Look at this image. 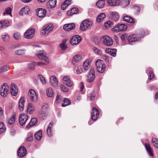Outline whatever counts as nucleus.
<instances>
[{"mask_svg": "<svg viewBox=\"0 0 158 158\" xmlns=\"http://www.w3.org/2000/svg\"><path fill=\"white\" fill-rule=\"evenodd\" d=\"M144 35V31L141 32V35L140 34H133L130 35L128 38V41L129 44H133L135 42L140 40L141 38H143Z\"/></svg>", "mask_w": 158, "mask_h": 158, "instance_id": "1", "label": "nucleus"}, {"mask_svg": "<svg viewBox=\"0 0 158 158\" xmlns=\"http://www.w3.org/2000/svg\"><path fill=\"white\" fill-rule=\"evenodd\" d=\"M96 65L97 71L101 73H103L106 69V66L104 61L98 59L96 61Z\"/></svg>", "mask_w": 158, "mask_h": 158, "instance_id": "2", "label": "nucleus"}, {"mask_svg": "<svg viewBox=\"0 0 158 158\" xmlns=\"http://www.w3.org/2000/svg\"><path fill=\"white\" fill-rule=\"evenodd\" d=\"M54 28L53 25L49 23L44 26L41 30V33L44 35H47L51 32Z\"/></svg>", "mask_w": 158, "mask_h": 158, "instance_id": "3", "label": "nucleus"}, {"mask_svg": "<svg viewBox=\"0 0 158 158\" xmlns=\"http://www.w3.org/2000/svg\"><path fill=\"white\" fill-rule=\"evenodd\" d=\"M92 25L91 21L88 19L84 20L81 24L80 28L82 31H85L90 28Z\"/></svg>", "mask_w": 158, "mask_h": 158, "instance_id": "4", "label": "nucleus"}, {"mask_svg": "<svg viewBox=\"0 0 158 158\" xmlns=\"http://www.w3.org/2000/svg\"><path fill=\"white\" fill-rule=\"evenodd\" d=\"M101 40L102 42L104 45L107 46L112 45L113 43L112 39L107 35L102 36L101 38Z\"/></svg>", "mask_w": 158, "mask_h": 158, "instance_id": "5", "label": "nucleus"}, {"mask_svg": "<svg viewBox=\"0 0 158 158\" xmlns=\"http://www.w3.org/2000/svg\"><path fill=\"white\" fill-rule=\"evenodd\" d=\"M28 95L31 101L34 102H37L38 100V95L34 89H31L29 90Z\"/></svg>", "mask_w": 158, "mask_h": 158, "instance_id": "6", "label": "nucleus"}, {"mask_svg": "<svg viewBox=\"0 0 158 158\" xmlns=\"http://www.w3.org/2000/svg\"><path fill=\"white\" fill-rule=\"evenodd\" d=\"M9 90V86L6 83L3 84L0 89L1 95L3 97H6L7 94Z\"/></svg>", "mask_w": 158, "mask_h": 158, "instance_id": "7", "label": "nucleus"}, {"mask_svg": "<svg viewBox=\"0 0 158 158\" xmlns=\"http://www.w3.org/2000/svg\"><path fill=\"white\" fill-rule=\"evenodd\" d=\"M127 27L124 24H118L117 26L113 28L112 31L115 32L119 31H125L127 30Z\"/></svg>", "mask_w": 158, "mask_h": 158, "instance_id": "8", "label": "nucleus"}, {"mask_svg": "<svg viewBox=\"0 0 158 158\" xmlns=\"http://www.w3.org/2000/svg\"><path fill=\"white\" fill-rule=\"evenodd\" d=\"M62 81L64 85L68 87H70L73 84V81L71 80L70 77L69 76H64L63 77Z\"/></svg>", "mask_w": 158, "mask_h": 158, "instance_id": "9", "label": "nucleus"}, {"mask_svg": "<svg viewBox=\"0 0 158 158\" xmlns=\"http://www.w3.org/2000/svg\"><path fill=\"white\" fill-rule=\"evenodd\" d=\"M28 119V116L26 114H21L19 117V123L22 126L24 125Z\"/></svg>", "mask_w": 158, "mask_h": 158, "instance_id": "10", "label": "nucleus"}, {"mask_svg": "<svg viewBox=\"0 0 158 158\" xmlns=\"http://www.w3.org/2000/svg\"><path fill=\"white\" fill-rule=\"evenodd\" d=\"M81 38L79 35L73 36L70 40V43L72 45L78 44L81 41Z\"/></svg>", "mask_w": 158, "mask_h": 158, "instance_id": "11", "label": "nucleus"}, {"mask_svg": "<svg viewBox=\"0 0 158 158\" xmlns=\"http://www.w3.org/2000/svg\"><path fill=\"white\" fill-rule=\"evenodd\" d=\"M35 31L33 28L27 30L24 34L25 38L27 39H31L34 36Z\"/></svg>", "mask_w": 158, "mask_h": 158, "instance_id": "12", "label": "nucleus"}, {"mask_svg": "<svg viewBox=\"0 0 158 158\" xmlns=\"http://www.w3.org/2000/svg\"><path fill=\"white\" fill-rule=\"evenodd\" d=\"M92 110L91 114L92 119L94 121H96L99 116V110L94 107L92 109Z\"/></svg>", "mask_w": 158, "mask_h": 158, "instance_id": "13", "label": "nucleus"}, {"mask_svg": "<svg viewBox=\"0 0 158 158\" xmlns=\"http://www.w3.org/2000/svg\"><path fill=\"white\" fill-rule=\"evenodd\" d=\"M37 16L40 18H42L45 16L46 14V10L45 9L39 8L36 10Z\"/></svg>", "mask_w": 158, "mask_h": 158, "instance_id": "14", "label": "nucleus"}, {"mask_svg": "<svg viewBox=\"0 0 158 158\" xmlns=\"http://www.w3.org/2000/svg\"><path fill=\"white\" fill-rule=\"evenodd\" d=\"M18 91L17 86L13 83L11 84L10 86V91L11 95L16 96L17 94Z\"/></svg>", "mask_w": 158, "mask_h": 158, "instance_id": "15", "label": "nucleus"}, {"mask_svg": "<svg viewBox=\"0 0 158 158\" xmlns=\"http://www.w3.org/2000/svg\"><path fill=\"white\" fill-rule=\"evenodd\" d=\"M17 153L18 156L19 157H23L27 153V151L25 148L23 146L20 147L18 150Z\"/></svg>", "mask_w": 158, "mask_h": 158, "instance_id": "16", "label": "nucleus"}, {"mask_svg": "<svg viewBox=\"0 0 158 158\" xmlns=\"http://www.w3.org/2000/svg\"><path fill=\"white\" fill-rule=\"evenodd\" d=\"M49 82L50 84L54 87H57L58 85V81L55 76H52L50 77Z\"/></svg>", "mask_w": 158, "mask_h": 158, "instance_id": "17", "label": "nucleus"}, {"mask_svg": "<svg viewBox=\"0 0 158 158\" xmlns=\"http://www.w3.org/2000/svg\"><path fill=\"white\" fill-rule=\"evenodd\" d=\"M106 2L109 5L114 6L119 5L121 2L120 0H107Z\"/></svg>", "mask_w": 158, "mask_h": 158, "instance_id": "18", "label": "nucleus"}, {"mask_svg": "<svg viewBox=\"0 0 158 158\" xmlns=\"http://www.w3.org/2000/svg\"><path fill=\"white\" fill-rule=\"evenodd\" d=\"M25 102V97H21L19 102V109L21 111L23 110L24 109Z\"/></svg>", "mask_w": 158, "mask_h": 158, "instance_id": "19", "label": "nucleus"}, {"mask_svg": "<svg viewBox=\"0 0 158 158\" xmlns=\"http://www.w3.org/2000/svg\"><path fill=\"white\" fill-rule=\"evenodd\" d=\"M75 25L73 23L65 24L64 25L63 28L65 31H69L75 28Z\"/></svg>", "mask_w": 158, "mask_h": 158, "instance_id": "20", "label": "nucleus"}, {"mask_svg": "<svg viewBox=\"0 0 158 158\" xmlns=\"http://www.w3.org/2000/svg\"><path fill=\"white\" fill-rule=\"evenodd\" d=\"M117 50L116 49L107 48L105 50V52L113 57L116 56Z\"/></svg>", "mask_w": 158, "mask_h": 158, "instance_id": "21", "label": "nucleus"}, {"mask_svg": "<svg viewBox=\"0 0 158 158\" xmlns=\"http://www.w3.org/2000/svg\"><path fill=\"white\" fill-rule=\"evenodd\" d=\"M71 0H66L62 3L61 5V8L62 10H65L67 7L72 3Z\"/></svg>", "mask_w": 158, "mask_h": 158, "instance_id": "22", "label": "nucleus"}, {"mask_svg": "<svg viewBox=\"0 0 158 158\" xmlns=\"http://www.w3.org/2000/svg\"><path fill=\"white\" fill-rule=\"evenodd\" d=\"M110 17L116 22L118 21L119 18L118 15L116 12H113L110 15Z\"/></svg>", "mask_w": 158, "mask_h": 158, "instance_id": "23", "label": "nucleus"}, {"mask_svg": "<svg viewBox=\"0 0 158 158\" xmlns=\"http://www.w3.org/2000/svg\"><path fill=\"white\" fill-rule=\"evenodd\" d=\"M54 123L53 122L50 123L47 129V132L48 136L50 137L52 135V128Z\"/></svg>", "mask_w": 158, "mask_h": 158, "instance_id": "24", "label": "nucleus"}, {"mask_svg": "<svg viewBox=\"0 0 158 158\" xmlns=\"http://www.w3.org/2000/svg\"><path fill=\"white\" fill-rule=\"evenodd\" d=\"M29 12V8L28 7L26 6L22 8L19 12V14L21 15L22 16L24 15L28 14Z\"/></svg>", "mask_w": 158, "mask_h": 158, "instance_id": "25", "label": "nucleus"}, {"mask_svg": "<svg viewBox=\"0 0 158 158\" xmlns=\"http://www.w3.org/2000/svg\"><path fill=\"white\" fill-rule=\"evenodd\" d=\"M82 58V56L80 54H77L74 56L73 59L72 63L75 64V63L81 60Z\"/></svg>", "mask_w": 158, "mask_h": 158, "instance_id": "26", "label": "nucleus"}, {"mask_svg": "<svg viewBox=\"0 0 158 158\" xmlns=\"http://www.w3.org/2000/svg\"><path fill=\"white\" fill-rule=\"evenodd\" d=\"M123 19L124 21L132 24H133L135 23L134 19L131 17L128 16H124Z\"/></svg>", "mask_w": 158, "mask_h": 158, "instance_id": "27", "label": "nucleus"}, {"mask_svg": "<svg viewBox=\"0 0 158 158\" xmlns=\"http://www.w3.org/2000/svg\"><path fill=\"white\" fill-rule=\"evenodd\" d=\"M56 0H49L47 4L48 7L49 8H53L56 6Z\"/></svg>", "mask_w": 158, "mask_h": 158, "instance_id": "28", "label": "nucleus"}, {"mask_svg": "<svg viewBox=\"0 0 158 158\" xmlns=\"http://www.w3.org/2000/svg\"><path fill=\"white\" fill-rule=\"evenodd\" d=\"M145 146L147 151L148 153V154L151 156H153V154L152 149L151 148L150 144L148 143H145Z\"/></svg>", "mask_w": 158, "mask_h": 158, "instance_id": "29", "label": "nucleus"}, {"mask_svg": "<svg viewBox=\"0 0 158 158\" xmlns=\"http://www.w3.org/2000/svg\"><path fill=\"white\" fill-rule=\"evenodd\" d=\"M34 110L35 108L33 105L31 103H29L27 108V113L31 114L33 113Z\"/></svg>", "mask_w": 158, "mask_h": 158, "instance_id": "30", "label": "nucleus"}, {"mask_svg": "<svg viewBox=\"0 0 158 158\" xmlns=\"http://www.w3.org/2000/svg\"><path fill=\"white\" fill-rule=\"evenodd\" d=\"M91 62V60L89 59L86 60L83 63V69L85 70H87L90 67V64Z\"/></svg>", "mask_w": 158, "mask_h": 158, "instance_id": "31", "label": "nucleus"}, {"mask_svg": "<svg viewBox=\"0 0 158 158\" xmlns=\"http://www.w3.org/2000/svg\"><path fill=\"white\" fill-rule=\"evenodd\" d=\"M9 22L7 20H2L0 21V29L6 28L8 26Z\"/></svg>", "mask_w": 158, "mask_h": 158, "instance_id": "32", "label": "nucleus"}, {"mask_svg": "<svg viewBox=\"0 0 158 158\" xmlns=\"http://www.w3.org/2000/svg\"><path fill=\"white\" fill-rule=\"evenodd\" d=\"M46 94L48 98H52L54 93L51 88H48L46 89Z\"/></svg>", "mask_w": 158, "mask_h": 158, "instance_id": "33", "label": "nucleus"}, {"mask_svg": "<svg viewBox=\"0 0 158 158\" xmlns=\"http://www.w3.org/2000/svg\"><path fill=\"white\" fill-rule=\"evenodd\" d=\"M35 55L38 57L40 59H43V58L45 55V52L43 50H40L37 52Z\"/></svg>", "mask_w": 158, "mask_h": 158, "instance_id": "34", "label": "nucleus"}, {"mask_svg": "<svg viewBox=\"0 0 158 158\" xmlns=\"http://www.w3.org/2000/svg\"><path fill=\"white\" fill-rule=\"evenodd\" d=\"M37 120L36 118H32L28 125L26 126V127L27 128H28L29 127L35 125L37 124Z\"/></svg>", "mask_w": 158, "mask_h": 158, "instance_id": "35", "label": "nucleus"}, {"mask_svg": "<svg viewBox=\"0 0 158 158\" xmlns=\"http://www.w3.org/2000/svg\"><path fill=\"white\" fill-rule=\"evenodd\" d=\"M106 17V15L104 13H101L98 15L97 18V21L98 22H100L102 21Z\"/></svg>", "mask_w": 158, "mask_h": 158, "instance_id": "36", "label": "nucleus"}, {"mask_svg": "<svg viewBox=\"0 0 158 158\" xmlns=\"http://www.w3.org/2000/svg\"><path fill=\"white\" fill-rule=\"evenodd\" d=\"M25 51L24 49H21L15 51V55L18 56L23 55L25 54Z\"/></svg>", "mask_w": 158, "mask_h": 158, "instance_id": "37", "label": "nucleus"}, {"mask_svg": "<svg viewBox=\"0 0 158 158\" xmlns=\"http://www.w3.org/2000/svg\"><path fill=\"white\" fill-rule=\"evenodd\" d=\"M78 11V9L77 8H72L70 11L68 12L69 15H72L73 14L77 13Z\"/></svg>", "mask_w": 158, "mask_h": 158, "instance_id": "38", "label": "nucleus"}, {"mask_svg": "<svg viewBox=\"0 0 158 158\" xmlns=\"http://www.w3.org/2000/svg\"><path fill=\"white\" fill-rule=\"evenodd\" d=\"M105 1L104 0H100L96 3V5L99 8H103L105 5Z\"/></svg>", "mask_w": 158, "mask_h": 158, "instance_id": "39", "label": "nucleus"}, {"mask_svg": "<svg viewBox=\"0 0 158 158\" xmlns=\"http://www.w3.org/2000/svg\"><path fill=\"white\" fill-rule=\"evenodd\" d=\"M93 50L94 53L97 55L101 56L102 55V51L96 47H94Z\"/></svg>", "mask_w": 158, "mask_h": 158, "instance_id": "40", "label": "nucleus"}, {"mask_svg": "<svg viewBox=\"0 0 158 158\" xmlns=\"http://www.w3.org/2000/svg\"><path fill=\"white\" fill-rule=\"evenodd\" d=\"M66 41V40L65 39L64 40H62L61 43H60V45L61 49L63 51H64L66 49L67 46L65 44Z\"/></svg>", "mask_w": 158, "mask_h": 158, "instance_id": "41", "label": "nucleus"}, {"mask_svg": "<svg viewBox=\"0 0 158 158\" xmlns=\"http://www.w3.org/2000/svg\"><path fill=\"white\" fill-rule=\"evenodd\" d=\"M35 137L36 139L37 140H40L42 137V131H39L35 135Z\"/></svg>", "mask_w": 158, "mask_h": 158, "instance_id": "42", "label": "nucleus"}, {"mask_svg": "<svg viewBox=\"0 0 158 158\" xmlns=\"http://www.w3.org/2000/svg\"><path fill=\"white\" fill-rule=\"evenodd\" d=\"M6 128L2 122H0V134L5 132Z\"/></svg>", "mask_w": 158, "mask_h": 158, "instance_id": "43", "label": "nucleus"}, {"mask_svg": "<svg viewBox=\"0 0 158 158\" xmlns=\"http://www.w3.org/2000/svg\"><path fill=\"white\" fill-rule=\"evenodd\" d=\"M33 140V134L30 133L28 134L27 137L26 139V141L27 142H31Z\"/></svg>", "mask_w": 158, "mask_h": 158, "instance_id": "44", "label": "nucleus"}, {"mask_svg": "<svg viewBox=\"0 0 158 158\" xmlns=\"http://www.w3.org/2000/svg\"><path fill=\"white\" fill-rule=\"evenodd\" d=\"M38 77L42 85H45L46 84V81L44 77L41 75H39Z\"/></svg>", "mask_w": 158, "mask_h": 158, "instance_id": "45", "label": "nucleus"}, {"mask_svg": "<svg viewBox=\"0 0 158 158\" xmlns=\"http://www.w3.org/2000/svg\"><path fill=\"white\" fill-rule=\"evenodd\" d=\"M71 103L69 100L67 98H64L63 101V103L62 104L63 107H65L69 105Z\"/></svg>", "mask_w": 158, "mask_h": 158, "instance_id": "46", "label": "nucleus"}, {"mask_svg": "<svg viewBox=\"0 0 158 158\" xmlns=\"http://www.w3.org/2000/svg\"><path fill=\"white\" fill-rule=\"evenodd\" d=\"M35 62L29 63L28 65V68L30 70H33L36 66Z\"/></svg>", "mask_w": 158, "mask_h": 158, "instance_id": "47", "label": "nucleus"}, {"mask_svg": "<svg viewBox=\"0 0 158 158\" xmlns=\"http://www.w3.org/2000/svg\"><path fill=\"white\" fill-rule=\"evenodd\" d=\"M152 142L154 146L156 148H158V140L155 138H153L152 139Z\"/></svg>", "mask_w": 158, "mask_h": 158, "instance_id": "48", "label": "nucleus"}, {"mask_svg": "<svg viewBox=\"0 0 158 158\" xmlns=\"http://www.w3.org/2000/svg\"><path fill=\"white\" fill-rule=\"evenodd\" d=\"M15 120V116H13L10 118L8 120V123L9 124H13Z\"/></svg>", "mask_w": 158, "mask_h": 158, "instance_id": "49", "label": "nucleus"}, {"mask_svg": "<svg viewBox=\"0 0 158 158\" xmlns=\"http://www.w3.org/2000/svg\"><path fill=\"white\" fill-rule=\"evenodd\" d=\"M150 68L148 69V70H147L146 72L147 73L149 71V78L150 79V80H152V79H153L154 77V73L152 72V71L150 70Z\"/></svg>", "mask_w": 158, "mask_h": 158, "instance_id": "50", "label": "nucleus"}, {"mask_svg": "<svg viewBox=\"0 0 158 158\" xmlns=\"http://www.w3.org/2000/svg\"><path fill=\"white\" fill-rule=\"evenodd\" d=\"M113 25V23L110 21H108L106 22L104 24V26L106 28H108L111 27Z\"/></svg>", "mask_w": 158, "mask_h": 158, "instance_id": "51", "label": "nucleus"}, {"mask_svg": "<svg viewBox=\"0 0 158 158\" xmlns=\"http://www.w3.org/2000/svg\"><path fill=\"white\" fill-rule=\"evenodd\" d=\"M95 78V75H89L88 77V79L87 80V81L88 82H92L94 79Z\"/></svg>", "mask_w": 158, "mask_h": 158, "instance_id": "52", "label": "nucleus"}, {"mask_svg": "<svg viewBox=\"0 0 158 158\" xmlns=\"http://www.w3.org/2000/svg\"><path fill=\"white\" fill-rule=\"evenodd\" d=\"M9 69V68L7 66H2L0 69V73L5 72L7 71Z\"/></svg>", "mask_w": 158, "mask_h": 158, "instance_id": "53", "label": "nucleus"}, {"mask_svg": "<svg viewBox=\"0 0 158 158\" xmlns=\"http://www.w3.org/2000/svg\"><path fill=\"white\" fill-rule=\"evenodd\" d=\"M2 40L5 41L7 42L9 40V36L8 35H4L2 36Z\"/></svg>", "mask_w": 158, "mask_h": 158, "instance_id": "54", "label": "nucleus"}, {"mask_svg": "<svg viewBox=\"0 0 158 158\" xmlns=\"http://www.w3.org/2000/svg\"><path fill=\"white\" fill-rule=\"evenodd\" d=\"M11 10L10 8L8 7L7 8L5 12L3 13V15H5L6 14H7L8 15H10L11 16H12L11 14Z\"/></svg>", "mask_w": 158, "mask_h": 158, "instance_id": "55", "label": "nucleus"}, {"mask_svg": "<svg viewBox=\"0 0 158 158\" xmlns=\"http://www.w3.org/2000/svg\"><path fill=\"white\" fill-rule=\"evenodd\" d=\"M76 72L77 74H81L83 72V69L81 66H78L76 69Z\"/></svg>", "mask_w": 158, "mask_h": 158, "instance_id": "56", "label": "nucleus"}, {"mask_svg": "<svg viewBox=\"0 0 158 158\" xmlns=\"http://www.w3.org/2000/svg\"><path fill=\"white\" fill-rule=\"evenodd\" d=\"M13 36L15 39L16 40H19L20 39L21 36L19 33L17 32L15 33Z\"/></svg>", "mask_w": 158, "mask_h": 158, "instance_id": "57", "label": "nucleus"}, {"mask_svg": "<svg viewBox=\"0 0 158 158\" xmlns=\"http://www.w3.org/2000/svg\"><path fill=\"white\" fill-rule=\"evenodd\" d=\"M122 3L123 5L125 6H128L130 3V0H123Z\"/></svg>", "mask_w": 158, "mask_h": 158, "instance_id": "58", "label": "nucleus"}, {"mask_svg": "<svg viewBox=\"0 0 158 158\" xmlns=\"http://www.w3.org/2000/svg\"><path fill=\"white\" fill-rule=\"evenodd\" d=\"M60 87L61 90L63 92H67L69 90L64 85H61Z\"/></svg>", "mask_w": 158, "mask_h": 158, "instance_id": "59", "label": "nucleus"}, {"mask_svg": "<svg viewBox=\"0 0 158 158\" xmlns=\"http://www.w3.org/2000/svg\"><path fill=\"white\" fill-rule=\"evenodd\" d=\"M3 111L2 107H0V119H2L4 118Z\"/></svg>", "mask_w": 158, "mask_h": 158, "instance_id": "60", "label": "nucleus"}, {"mask_svg": "<svg viewBox=\"0 0 158 158\" xmlns=\"http://www.w3.org/2000/svg\"><path fill=\"white\" fill-rule=\"evenodd\" d=\"M61 98V96L60 94L58 93L56 98V103H59L60 102Z\"/></svg>", "mask_w": 158, "mask_h": 158, "instance_id": "61", "label": "nucleus"}, {"mask_svg": "<svg viewBox=\"0 0 158 158\" xmlns=\"http://www.w3.org/2000/svg\"><path fill=\"white\" fill-rule=\"evenodd\" d=\"M127 37V35L126 34H123L121 36V38L122 41L125 42V38Z\"/></svg>", "mask_w": 158, "mask_h": 158, "instance_id": "62", "label": "nucleus"}, {"mask_svg": "<svg viewBox=\"0 0 158 158\" xmlns=\"http://www.w3.org/2000/svg\"><path fill=\"white\" fill-rule=\"evenodd\" d=\"M35 65H38L39 66H43V65L45 64L44 63H43L41 62H35Z\"/></svg>", "mask_w": 158, "mask_h": 158, "instance_id": "63", "label": "nucleus"}, {"mask_svg": "<svg viewBox=\"0 0 158 158\" xmlns=\"http://www.w3.org/2000/svg\"><path fill=\"white\" fill-rule=\"evenodd\" d=\"M89 75H95L94 74V69H91L89 72Z\"/></svg>", "mask_w": 158, "mask_h": 158, "instance_id": "64", "label": "nucleus"}]
</instances>
